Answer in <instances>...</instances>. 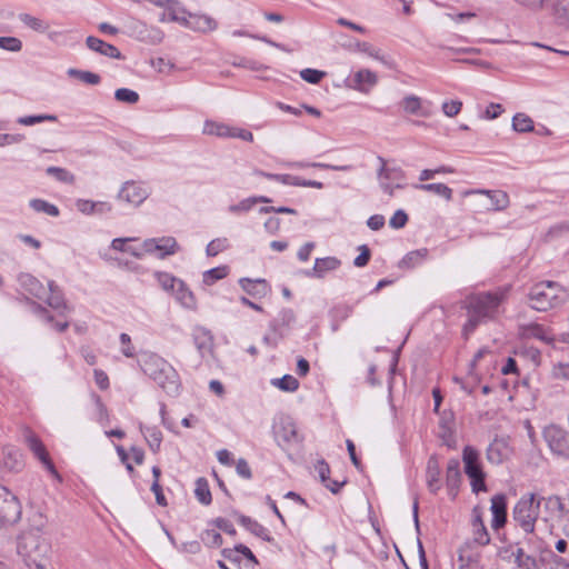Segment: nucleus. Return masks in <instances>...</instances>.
<instances>
[{
  "label": "nucleus",
  "instance_id": "obj_17",
  "mask_svg": "<svg viewBox=\"0 0 569 569\" xmlns=\"http://www.w3.org/2000/svg\"><path fill=\"white\" fill-rule=\"evenodd\" d=\"M473 193H480L486 194L491 203L490 209L496 211H502L507 209L510 204L509 196L507 192L501 190H485V189H478V190H467L465 191V196L473 194Z\"/></svg>",
  "mask_w": 569,
  "mask_h": 569
},
{
  "label": "nucleus",
  "instance_id": "obj_49",
  "mask_svg": "<svg viewBox=\"0 0 569 569\" xmlns=\"http://www.w3.org/2000/svg\"><path fill=\"white\" fill-rule=\"evenodd\" d=\"M272 383L279 389L290 392L296 391L299 387V381L290 375H286L280 379H274Z\"/></svg>",
  "mask_w": 569,
  "mask_h": 569
},
{
  "label": "nucleus",
  "instance_id": "obj_55",
  "mask_svg": "<svg viewBox=\"0 0 569 569\" xmlns=\"http://www.w3.org/2000/svg\"><path fill=\"white\" fill-rule=\"evenodd\" d=\"M57 117L53 114H39V116H26L18 119V123L22 126H33L43 121H56Z\"/></svg>",
  "mask_w": 569,
  "mask_h": 569
},
{
  "label": "nucleus",
  "instance_id": "obj_63",
  "mask_svg": "<svg viewBox=\"0 0 569 569\" xmlns=\"http://www.w3.org/2000/svg\"><path fill=\"white\" fill-rule=\"evenodd\" d=\"M295 320H296V315H295L293 310H291V309H282L279 312L277 322L280 326L289 327L290 325H292L295 322Z\"/></svg>",
  "mask_w": 569,
  "mask_h": 569
},
{
  "label": "nucleus",
  "instance_id": "obj_34",
  "mask_svg": "<svg viewBox=\"0 0 569 569\" xmlns=\"http://www.w3.org/2000/svg\"><path fill=\"white\" fill-rule=\"evenodd\" d=\"M194 495L197 500L204 505L209 506L212 501L211 491L209 488L208 480L206 478H198L196 481Z\"/></svg>",
  "mask_w": 569,
  "mask_h": 569
},
{
  "label": "nucleus",
  "instance_id": "obj_26",
  "mask_svg": "<svg viewBox=\"0 0 569 569\" xmlns=\"http://www.w3.org/2000/svg\"><path fill=\"white\" fill-rule=\"evenodd\" d=\"M238 521L240 525H242L247 530H249L254 536L271 542L273 541V538L269 535V531L267 528H264L262 525H260L258 521L251 519L250 517L240 515L238 517Z\"/></svg>",
  "mask_w": 569,
  "mask_h": 569
},
{
  "label": "nucleus",
  "instance_id": "obj_35",
  "mask_svg": "<svg viewBox=\"0 0 569 569\" xmlns=\"http://www.w3.org/2000/svg\"><path fill=\"white\" fill-rule=\"evenodd\" d=\"M18 18L26 27L32 29L33 31L44 33L49 30V23L47 21L33 17L29 13H20Z\"/></svg>",
  "mask_w": 569,
  "mask_h": 569
},
{
  "label": "nucleus",
  "instance_id": "obj_32",
  "mask_svg": "<svg viewBox=\"0 0 569 569\" xmlns=\"http://www.w3.org/2000/svg\"><path fill=\"white\" fill-rule=\"evenodd\" d=\"M507 453V446L502 441L495 440L487 450V458L491 463L499 465Z\"/></svg>",
  "mask_w": 569,
  "mask_h": 569
},
{
  "label": "nucleus",
  "instance_id": "obj_3",
  "mask_svg": "<svg viewBox=\"0 0 569 569\" xmlns=\"http://www.w3.org/2000/svg\"><path fill=\"white\" fill-rule=\"evenodd\" d=\"M528 300L532 309L548 311L565 305L569 300V292L556 281H541L531 287Z\"/></svg>",
  "mask_w": 569,
  "mask_h": 569
},
{
  "label": "nucleus",
  "instance_id": "obj_61",
  "mask_svg": "<svg viewBox=\"0 0 569 569\" xmlns=\"http://www.w3.org/2000/svg\"><path fill=\"white\" fill-rule=\"evenodd\" d=\"M232 66L253 70V71H259V70H263L267 68L254 60H250V59H246V58H239V59L234 60L232 62Z\"/></svg>",
  "mask_w": 569,
  "mask_h": 569
},
{
  "label": "nucleus",
  "instance_id": "obj_13",
  "mask_svg": "<svg viewBox=\"0 0 569 569\" xmlns=\"http://www.w3.org/2000/svg\"><path fill=\"white\" fill-rule=\"evenodd\" d=\"M341 266V261L336 257L317 258L311 270H307L305 274L309 278L322 279L328 272L337 270Z\"/></svg>",
  "mask_w": 569,
  "mask_h": 569
},
{
  "label": "nucleus",
  "instance_id": "obj_54",
  "mask_svg": "<svg viewBox=\"0 0 569 569\" xmlns=\"http://www.w3.org/2000/svg\"><path fill=\"white\" fill-rule=\"evenodd\" d=\"M300 77L309 83L317 84L326 77V72L317 69L306 68L300 71Z\"/></svg>",
  "mask_w": 569,
  "mask_h": 569
},
{
  "label": "nucleus",
  "instance_id": "obj_2",
  "mask_svg": "<svg viewBox=\"0 0 569 569\" xmlns=\"http://www.w3.org/2000/svg\"><path fill=\"white\" fill-rule=\"evenodd\" d=\"M140 367L164 392L170 396L179 393V375L167 360L156 353H146L141 359Z\"/></svg>",
  "mask_w": 569,
  "mask_h": 569
},
{
  "label": "nucleus",
  "instance_id": "obj_8",
  "mask_svg": "<svg viewBox=\"0 0 569 569\" xmlns=\"http://www.w3.org/2000/svg\"><path fill=\"white\" fill-rule=\"evenodd\" d=\"M543 437L555 455L569 458V436L562 428L550 425L545 428Z\"/></svg>",
  "mask_w": 569,
  "mask_h": 569
},
{
  "label": "nucleus",
  "instance_id": "obj_23",
  "mask_svg": "<svg viewBox=\"0 0 569 569\" xmlns=\"http://www.w3.org/2000/svg\"><path fill=\"white\" fill-rule=\"evenodd\" d=\"M86 43L90 50L98 52L102 56L114 59L121 58V52L118 50V48H116L113 44L102 41L99 38L90 36L87 38Z\"/></svg>",
  "mask_w": 569,
  "mask_h": 569
},
{
  "label": "nucleus",
  "instance_id": "obj_12",
  "mask_svg": "<svg viewBox=\"0 0 569 569\" xmlns=\"http://www.w3.org/2000/svg\"><path fill=\"white\" fill-rule=\"evenodd\" d=\"M184 27L197 32L207 33L214 31L218 28V22L210 16L189 12Z\"/></svg>",
  "mask_w": 569,
  "mask_h": 569
},
{
  "label": "nucleus",
  "instance_id": "obj_38",
  "mask_svg": "<svg viewBox=\"0 0 569 569\" xmlns=\"http://www.w3.org/2000/svg\"><path fill=\"white\" fill-rule=\"evenodd\" d=\"M284 166L289 168H306V167H313V168H321L327 170H335V171H349L352 169V166L345 164V166H335V164H328V163H320V162H286Z\"/></svg>",
  "mask_w": 569,
  "mask_h": 569
},
{
  "label": "nucleus",
  "instance_id": "obj_27",
  "mask_svg": "<svg viewBox=\"0 0 569 569\" xmlns=\"http://www.w3.org/2000/svg\"><path fill=\"white\" fill-rule=\"evenodd\" d=\"M417 190L432 192L447 201L452 199L453 191L445 183H421L413 186Z\"/></svg>",
  "mask_w": 569,
  "mask_h": 569
},
{
  "label": "nucleus",
  "instance_id": "obj_50",
  "mask_svg": "<svg viewBox=\"0 0 569 569\" xmlns=\"http://www.w3.org/2000/svg\"><path fill=\"white\" fill-rule=\"evenodd\" d=\"M114 98L117 101L129 104H134L139 101V94L136 91L127 88L117 89L114 92Z\"/></svg>",
  "mask_w": 569,
  "mask_h": 569
},
{
  "label": "nucleus",
  "instance_id": "obj_33",
  "mask_svg": "<svg viewBox=\"0 0 569 569\" xmlns=\"http://www.w3.org/2000/svg\"><path fill=\"white\" fill-rule=\"evenodd\" d=\"M21 283L34 297L42 299L46 296V288L43 284L30 274H26L21 277Z\"/></svg>",
  "mask_w": 569,
  "mask_h": 569
},
{
  "label": "nucleus",
  "instance_id": "obj_56",
  "mask_svg": "<svg viewBox=\"0 0 569 569\" xmlns=\"http://www.w3.org/2000/svg\"><path fill=\"white\" fill-rule=\"evenodd\" d=\"M0 48L11 52H18L22 48V42L16 37H0Z\"/></svg>",
  "mask_w": 569,
  "mask_h": 569
},
{
  "label": "nucleus",
  "instance_id": "obj_4",
  "mask_svg": "<svg viewBox=\"0 0 569 569\" xmlns=\"http://www.w3.org/2000/svg\"><path fill=\"white\" fill-rule=\"evenodd\" d=\"M540 508L537 495H523L515 505L511 513L515 526L526 535H535L536 523L539 519Z\"/></svg>",
  "mask_w": 569,
  "mask_h": 569
},
{
  "label": "nucleus",
  "instance_id": "obj_36",
  "mask_svg": "<svg viewBox=\"0 0 569 569\" xmlns=\"http://www.w3.org/2000/svg\"><path fill=\"white\" fill-rule=\"evenodd\" d=\"M231 127L226 123L206 121L203 126V133L209 136H216L220 138H229Z\"/></svg>",
  "mask_w": 569,
  "mask_h": 569
},
{
  "label": "nucleus",
  "instance_id": "obj_1",
  "mask_svg": "<svg viewBox=\"0 0 569 569\" xmlns=\"http://www.w3.org/2000/svg\"><path fill=\"white\" fill-rule=\"evenodd\" d=\"M507 290H497L488 292H478L468 296L462 308L467 311V321L463 325L462 332L466 338L471 335L478 326L497 318L500 306L506 299Z\"/></svg>",
  "mask_w": 569,
  "mask_h": 569
},
{
  "label": "nucleus",
  "instance_id": "obj_20",
  "mask_svg": "<svg viewBox=\"0 0 569 569\" xmlns=\"http://www.w3.org/2000/svg\"><path fill=\"white\" fill-rule=\"evenodd\" d=\"M440 475L441 470L438 458L436 456H431L427 462L426 481L429 491L432 493H437L441 488Z\"/></svg>",
  "mask_w": 569,
  "mask_h": 569
},
{
  "label": "nucleus",
  "instance_id": "obj_16",
  "mask_svg": "<svg viewBox=\"0 0 569 569\" xmlns=\"http://www.w3.org/2000/svg\"><path fill=\"white\" fill-rule=\"evenodd\" d=\"M377 160L379 162V168L377 170V178L379 182H403L406 173L400 167H389L386 159L380 156Z\"/></svg>",
  "mask_w": 569,
  "mask_h": 569
},
{
  "label": "nucleus",
  "instance_id": "obj_39",
  "mask_svg": "<svg viewBox=\"0 0 569 569\" xmlns=\"http://www.w3.org/2000/svg\"><path fill=\"white\" fill-rule=\"evenodd\" d=\"M46 173L62 183L73 184L76 181L74 174L61 167H48Z\"/></svg>",
  "mask_w": 569,
  "mask_h": 569
},
{
  "label": "nucleus",
  "instance_id": "obj_37",
  "mask_svg": "<svg viewBox=\"0 0 569 569\" xmlns=\"http://www.w3.org/2000/svg\"><path fill=\"white\" fill-rule=\"evenodd\" d=\"M140 430L143 433L150 449L153 452H157L162 442L161 431L159 429H157L156 427L143 428L142 426H140Z\"/></svg>",
  "mask_w": 569,
  "mask_h": 569
},
{
  "label": "nucleus",
  "instance_id": "obj_5",
  "mask_svg": "<svg viewBox=\"0 0 569 569\" xmlns=\"http://www.w3.org/2000/svg\"><path fill=\"white\" fill-rule=\"evenodd\" d=\"M17 548L21 556L34 562L38 568H42L40 562L47 557L49 545L41 536L31 531L22 533Z\"/></svg>",
  "mask_w": 569,
  "mask_h": 569
},
{
  "label": "nucleus",
  "instance_id": "obj_25",
  "mask_svg": "<svg viewBox=\"0 0 569 569\" xmlns=\"http://www.w3.org/2000/svg\"><path fill=\"white\" fill-rule=\"evenodd\" d=\"M174 295L176 300L184 308L187 309H194L197 306V300L192 293V291L189 290V288L184 284L182 280H180L176 289L172 291Z\"/></svg>",
  "mask_w": 569,
  "mask_h": 569
},
{
  "label": "nucleus",
  "instance_id": "obj_30",
  "mask_svg": "<svg viewBox=\"0 0 569 569\" xmlns=\"http://www.w3.org/2000/svg\"><path fill=\"white\" fill-rule=\"evenodd\" d=\"M48 288L50 293L47 297V303L56 310H66L67 306L64 303L63 296L54 281H49Z\"/></svg>",
  "mask_w": 569,
  "mask_h": 569
},
{
  "label": "nucleus",
  "instance_id": "obj_15",
  "mask_svg": "<svg viewBox=\"0 0 569 569\" xmlns=\"http://www.w3.org/2000/svg\"><path fill=\"white\" fill-rule=\"evenodd\" d=\"M400 106L402 110L412 116L429 118L431 116V110L428 106H425L423 100L415 94L406 96Z\"/></svg>",
  "mask_w": 569,
  "mask_h": 569
},
{
  "label": "nucleus",
  "instance_id": "obj_24",
  "mask_svg": "<svg viewBox=\"0 0 569 569\" xmlns=\"http://www.w3.org/2000/svg\"><path fill=\"white\" fill-rule=\"evenodd\" d=\"M460 479H461V473H460L459 460L451 459L448 462L447 471H446V485H447V488H448L450 495H452V496L456 495L455 491L457 490V488L459 486Z\"/></svg>",
  "mask_w": 569,
  "mask_h": 569
},
{
  "label": "nucleus",
  "instance_id": "obj_45",
  "mask_svg": "<svg viewBox=\"0 0 569 569\" xmlns=\"http://www.w3.org/2000/svg\"><path fill=\"white\" fill-rule=\"evenodd\" d=\"M280 437L288 443L301 441L297 427L291 421H288L282 425Z\"/></svg>",
  "mask_w": 569,
  "mask_h": 569
},
{
  "label": "nucleus",
  "instance_id": "obj_51",
  "mask_svg": "<svg viewBox=\"0 0 569 569\" xmlns=\"http://www.w3.org/2000/svg\"><path fill=\"white\" fill-rule=\"evenodd\" d=\"M201 540L206 546H208L210 548L220 547L222 545L221 535L218 531L212 530V529L204 530L201 533Z\"/></svg>",
  "mask_w": 569,
  "mask_h": 569
},
{
  "label": "nucleus",
  "instance_id": "obj_62",
  "mask_svg": "<svg viewBox=\"0 0 569 569\" xmlns=\"http://www.w3.org/2000/svg\"><path fill=\"white\" fill-rule=\"evenodd\" d=\"M462 108V102L460 100H451V101H445L442 103V111L447 117H455L457 116Z\"/></svg>",
  "mask_w": 569,
  "mask_h": 569
},
{
  "label": "nucleus",
  "instance_id": "obj_52",
  "mask_svg": "<svg viewBox=\"0 0 569 569\" xmlns=\"http://www.w3.org/2000/svg\"><path fill=\"white\" fill-rule=\"evenodd\" d=\"M228 247L229 242L227 238H217L208 243L206 252L209 257H214L224 251Z\"/></svg>",
  "mask_w": 569,
  "mask_h": 569
},
{
  "label": "nucleus",
  "instance_id": "obj_7",
  "mask_svg": "<svg viewBox=\"0 0 569 569\" xmlns=\"http://www.w3.org/2000/svg\"><path fill=\"white\" fill-rule=\"evenodd\" d=\"M20 517V502L4 487L0 486V528L18 522Z\"/></svg>",
  "mask_w": 569,
  "mask_h": 569
},
{
  "label": "nucleus",
  "instance_id": "obj_18",
  "mask_svg": "<svg viewBox=\"0 0 569 569\" xmlns=\"http://www.w3.org/2000/svg\"><path fill=\"white\" fill-rule=\"evenodd\" d=\"M377 82L378 77L375 72L369 69H361L355 73L352 83L349 87L362 93H368Z\"/></svg>",
  "mask_w": 569,
  "mask_h": 569
},
{
  "label": "nucleus",
  "instance_id": "obj_46",
  "mask_svg": "<svg viewBox=\"0 0 569 569\" xmlns=\"http://www.w3.org/2000/svg\"><path fill=\"white\" fill-rule=\"evenodd\" d=\"M154 277L163 290L171 292L176 289L177 283L180 281V279H177L168 272H156Z\"/></svg>",
  "mask_w": 569,
  "mask_h": 569
},
{
  "label": "nucleus",
  "instance_id": "obj_22",
  "mask_svg": "<svg viewBox=\"0 0 569 569\" xmlns=\"http://www.w3.org/2000/svg\"><path fill=\"white\" fill-rule=\"evenodd\" d=\"M537 502H539V508L543 506L545 511L550 517H560L565 512L562 499L557 495L548 497L537 496Z\"/></svg>",
  "mask_w": 569,
  "mask_h": 569
},
{
  "label": "nucleus",
  "instance_id": "obj_42",
  "mask_svg": "<svg viewBox=\"0 0 569 569\" xmlns=\"http://www.w3.org/2000/svg\"><path fill=\"white\" fill-rule=\"evenodd\" d=\"M30 208H32L37 212H43L51 217H58L59 216V209L57 206L42 200V199H31L29 201Z\"/></svg>",
  "mask_w": 569,
  "mask_h": 569
},
{
  "label": "nucleus",
  "instance_id": "obj_59",
  "mask_svg": "<svg viewBox=\"0 0 569 569\" xmlns=\"http://www.w3.org/2000/svg\"><path fill=\"white\" fill-rule=\"evenodd\" d=\"M253 173L257 174V176L267 178L269 180H274V181L281 182L282 184L291 186V179H292L291 174L269 173V172H264V171L258 170V169H256L253 171Z\"/></svg>",
  "mask_w": 569,
  "mask_h": 569
},
{
  "label": "nucleus",
  "instance_id": "obj_10",
  "mask_svg": "<svg viewBox=\"0 0 569 569\" xmlns=\"http://www.w3.org/2000/svg\"><path fill=\"white\" fill-rule=\"evenodd\" d=\"M179 244L173 237L150 238L143 241V251L147 253L157 252L158 258H166L174 254Z\"/></svg>",
  "mask_w": 569,
  "mask_h": 569
},
{
  "label": "nucleus",
  "instance_id": "obj_11",
  "mask_svg": "<svg viewBox=\"0 0 569 569\" xmlns=\"http://www.w3.org/2000/svg\"><path fill=\"white\" fill-rule=\"evenodd\" d=\"M492 513L491 527L495 530H499L507 522V499L502 493L495 495L491 498V507Z\"/></svg>",
  "mask_w": 569,
  "mask_h": 569
},
{
  "label": "nucleus",
  "instance_id": "obj_43",
  "mask_svg": "<svg viewBox=\"0 0 569 569\" xmlns=\"http://www.w3.org/2000/svg\"><path fill=\"white\" fill-rule=\"evenodd\" d=\"M512 556L515 562L520 569H537V560L535 557L525 553L522 548H518Z\"/></svg>",
  "mask_w": 569,
  "mask_h": 569
},
{
  "label": "nucleus",
  "instance_id": "obj_21",
  "mask_svg": "<svg viewBox=\"0 0 569 569\" xmlns=\"http://www.w3.org/2000/svg\"><path fill=\"white\" fill-rule=\"evenodd\" d=\"M29 449L34 456L52 472L56 473V469L49 458V455L41 442V440L33 433H28L26 437Z\"/></svg>",
  "mask_w": 569,
  "mask_h": 569
},
{
  "label": "nucleus",
  "instance_id": "obj_29",
  "mask_svg": "<svg viewBox=\"0 0 569 569\" xmlns=\"http://www.w3.org/2000/svg\"><path fill=\"white\" fill-rule=\"evenodd\" d=\"M237 553L243 555L247 558V560L252 563H258L256 556L244 545L240 543V545L236 546L233 550L232 549H223V551H222L223 557L232 562L239 561V557L237 556Z\"/></svg>",
  "mask_w": 569,
  "mask_h": 569
},
{
  "label": "nucleus",
  "instance_id": "obj_60",
  "mask_svg": "<svg viewBox=\"0 0 569 569\" xmlns=\"http://www.w3.org/2000/svg\"><path fill=\"white\" fill-rule=\"evenodd\" d=\"M407 222H408V214L403 210L399 209L390 218L389 226L393 229H400V228H403Z\"/></svg>",
  "mask_w": 569,
  "mask_h": 569
},
{
  "label": "nucleus",
  "instance_id": "obj_6",
  "mask_svg": "<svg viewBox=\"0 0 569 569\" xmlns=\"http://www.w3.org/2000/svg\"><path fill=\"white\" fill-rule=\"evenodd\" d=\"M465 472L471 480L473 492L486 490L485 473L478 461V452L471 447L463 449Z\"/></svg>",
  "mask_w": 569,
  "mask_h": 569
},
{
  "label": "nucleus",
  "instance_id": "obj_19",
  "mask_svg": "<svg viewBox=\"0 0 569 569\" xmlns=\"http://www.w3.org/2000/svg\"><path fill=\"white\" fill-rule=\"evenodd\" d=\"M241 289L249 296L260 299L266 297L270 292V287L263 279H249L242 278L239 280Z\"/></svg>",
  "mask_w": 569,
  "mask_h": 569
},
{
  "label": "nucleus",
  "instance_id": "obj_40",
  "mask_svg": "<svg viewBox=\"0 0 569 569\" xmlns=\"http://www.w3.org/2000/svg\"><path fill=\"white\" fill-rule=\"evenodd\" d=\"M533 121L526 113H516L512 118V129L517 132H531L533 131Z\"/></svg>",
  "mask_w": 569,
  "mask_h": 569
},
{
  "label": "nucleus",
  "instance_id": "obj_44",
  "mask_svg": "<svg viewBox=\"0 0 569 569\" xmlns=\"http://www.w3.org/2000/svg\"><path fill=\"white\" fill-rule=\"evenodd\" d=\"M229 268L227 266H220L207 270L203 273V283L207 286H212L216 281L221 280L228 276Z\"/></svg>",
  "mask_w": 569,
  "mask_h": 569
},
{
  "label": "nucleus",
  "instance_id": "obj_9",
  "mask_svg": "<svg viewBox=\"0 0 569 569\" xmlns=\"http://www.w3.org/2000/svg\"><path fill=\"white\" fill-rule=\"evenodd\" d=\"M148 197V189L134 181H126L117 194L119 201L132 208H138Z\"/></svg>",
  "mask_w": 569,
  "mask_h": 569
},
{
  "label": "nucleus",
  "instance_id": "obj_47",
  "mask_svg": "<svg viewBox=\"0 0 569 569\" xmlns=\"http://www.w3.org/2000/svg\"><path fill=\"white\" fill-rule=\"evenodd\" d=\"M69 76L76 77L84 83L98 84L100 82V76L90 71H82L77 69H69Z\"/></svg>",
  "mask_w": 569,
  "mask_h": 569
},
{
  "label": "nucleus",
  "instance_id": "obj_28",
  "mask_svg": "<svg viewBox=\"0 0 569 569\" xmlns=\"http://www.w3.org/2000/svg\"><path fill=\"white\" fill-rule=\"evenodd\" d=\"M428 257V249L422 248L408 252L399 262L400 268L411 269L420 264Z\"/></svg>",
  "mask_w": 569,
  "mask_h": 569
},
{
  "label": "nucleus",
  "instance_id": "obj_14",
  "mask_svg": "<svg viewBox=\"0 0 569 569\" xmlns=\"http://www.w3.org/2000/svg\"><path fill=\"white\" fill-rule=\"evenodd\" d=\"M519 332L521 337L527 339H538L546 343H550L553 341V333L549 328L536 322H530L520 326Z\"/></svg>",
  "mask_w": 569,
  "mask_h": 569
},
{
  "label": "nucleus",
  "instance_id": "obj_64",
  "mask_svg": "<svg viewBox=\"0 0 569 569\" xmlns=\"http://www.w3.org/2000/svg\"><path fill=\"white\" fill-rule=\"evenodd\" d=\"M552 376L557 379L568 380L569 381V361L560 362L553 366Z\"/></svg>",
  "mask_w": 569,
  "mask_h": 569
},
{
  "label": "nucleus",
  "instance_id": "obj_58",
  "mask_svg": "<svg viewBox=\"0 0 569 569\" xmlns=\"http://www.w3.org/2000/svg\"><path fill=\"white\" fill-rule=\"evenodd\" d=\"M352 313V307L348 305H338L330 310L331 318L340 321L347 320Z\"/></svg>",
  "mask_w": 569,
  "mask_h": 569
},
{
  "label": "nucleus",
  "instance_id": "obj_41",
  "mask_svg": "<svg viewBox=\"0 0 569 569\" xmlns=\"http://www.w3.org/2000/svg\"><path fill=\"white\" fill-rule=\"evenodd\" d=\"M258 202H270V199L267 197H263V196L247 198V199L241 200L237 204L230 206L229 211L233 212V213L247 212Z\"/></svg>",
  "mask_w": 569,
  "mask_h": 569
},
{
  "label": "nucleus",
  "instance_id": "obj_57",
  "mask_svg": "<svg viewBox=\"0 0 569 569\" xmlns=\"http://www.w3.org/2000/svg\"><path fill=\"white\" fill-rule=\"evenodd\" d=\"M472 538L479 546H487L490 543V535L486 526L472 528Z\"/></svg>",
  "mask_w": 569,
  "mask_h": 569
},
{
  "label": "nucleus",
  "instance_id": "obj_31",
  "mask_svg": "<svg viewBox=\"0 0 569 569\" xmlns=\"http://www.w3.org/2000/svg\"><path fill=\"white\" fill-rule=\"evenodd\" d=\"M168 11V19L171 22H178L184 27L188 13L178 0L163 7Z\"/></svg>",
  "mask_w": 569,
  "mask_h": 569
},
{
  "label": "nucleus",
  "instance_id": "obj_53",
  "mask_svg": "<svg viewBox=\"0 0 569 569\" xmlns=\"http://www.w3.org/2000/svg\"><path fill=\"white\" fill-rule=\"evenodd\" d=\"M555 16L562 24H569V0H559L555 6Z\"/></svg>",
  "mask_w": 569,
  "mask_h": 569
},
{
  "label": "nucleus",
  "instance_id": "obj_48",
  "mask_svg": "<svg viewBox=\"0 0 569 569\" xmlns=\"http://www.w3.org/2000/svg\"><path fill=\"white\" fill-rule=\"evenodd\" d=\"M4 465L7 468L13 471H18L22 468L21 455L18 450L9 449L6 451Z\"/></svg>",
  "mask_w": 569,
  "mask_h": 569
}]
</instances>
